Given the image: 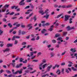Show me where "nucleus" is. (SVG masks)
Here are the masks:
<instances>
[{"instance_id":"1","label":"nucleus","mask_w":77,"mask_h":77,"mask_svg":"<svg viewBox=\"0 0 77 77\" xmlns=\"http://www.w3.org/2000/svg\"><path fill=\"white\" fill-rule=\"evenodd\" d=\"M48 9H47L45 11V12H44V11L42 10H40L39 11H38L39 13H40L42 15H44L45 14H46L45 15H44V18L45 17L46 18V19H48V18L50 16V14H49V12H48Z\"/></svg>"},{"instance_id":"2","label":"nucleus","mask_w":77,"mask_h":77,"mask_svg":"<svg viewBox=\"0 0 77 77\" xmlns=\"http://www.w3.org/2000/svg\"><path fill=\"white\" fill-rule=\"evenodd\" d=\"M12 72L13 74H17L18 73L19 74H21L22 73V71L19 70L17 71L15 73L14 72V70L13 69H12Z\"/></svg>"},{"instance_id":"3","label":"nucleus","mask_w":77,"mask_h":77,"mask_svg":"<svg viewBox=\"0 0 77 77\" xmlns=\"http://www.w3.org/2000/svg\"><path fill=\"white\" fill-rule=\"evenodd\" d=\"M32 26V23L28 24V25H27L28 27H29L28 29V30H32V29L33 26Z\"/></svg>"},{"instance_id":"4","label":"nucleus","mask_w":77,"mask_h":77,"mask_svg":"<svg viewBox=\"0 0 77 77\" xmlns=\"http://www.w3.org/2000/svg\"><path fill=\"white\" fill-rule=\"evenodd\" d=\"M20 62H23L24 63H27V60H25V61H23L24 59H23L22 58H20L19 59Z\"/></svg>"},{"instance_id":"5","label":"nucleus","mask_w":77,"mask_h":77,"mask_svg":"<svg viewBox=\"0 0 77 77\" xmlns=\"http://www.w3.org/2000/svg\"><path fill=\"white\" fill-rule=\"evenodd\" d=\"M70 16L68 15H65V19H64V21H67V20H69V18Z\"/></svg>"},{"instance_id":"6","label":"nucleus","mask_w":77,"mask_h":77,"mask_svg":"<svg viewBox=\"0 0 77 77\" xmlns=\"http://www.w3.org/2000/svg\"><path fill=\"white\" fill-rule=\"evenodd\" d=\"M25 0H22V1L20 2L19 3V5L20 6H23V5H25V3L24 2Z\"/></svg>"},{"instance_id":"7","label":"nucleus","mask_w":77,"mask_h":77,"mask_svg":"<svg viewBox=\"0 0 77 77\" xmlns=\"http://www.w3.org/2000/svg\"><path fill=\"white\" fill-rule=\"evenodd\" d=\"M66 29H67V30L69 31V30H72V29H74V27H72L71 28L70 27H69V26H68Z\"/></svg>"},{"instance_id":"8","label":"nucleus","mask_w":77,"mask_h":77,"mask_svg":"<svg viewBox=\"0 0 77 77\" xmlns=\"http://www.w3.org/2000/svg\"><path fill=\"white\" fill-rule=\"evenodd\" d=\"M22 65H23V64L21 63L19 65L17 64L15 67L16 68H21V66H22Z\"/></svg>"},{"instance_id":"9","label":"nucleus","mask_w":77,"mask_h":77,"mask_svg":"<svg viewBox=\"0 0 77 77\" xmlns=\"http://www.w3.org/2000/svg\"><path fill=\"white\" fill-rule=\"evenodd\" d=\"M44 64V63H42L39 65V69L40 70H42V65Z\"/></svg>"},{"instance_id":"10","label":"nucleus","mask_w":77,"mask_h":77,"mask_svg":"<svg viewBox=\"0 0 77 77\" xmlns=\"http://www.w3.org/2000/svg\"><path fill=\"white\" fill-rule=\"evenodd\" d=\"M46 32H47V30H46V29H43L41 31V32L42 34L45 33Z\"/></svg>"},{"instance_id":"11","label":"nucleus","mask_w":77,"mask_h":77,"mask_svg":"<svg viewBox=\"0 0 77 77\" xmlns=\"http://www.w3.org/2000/svg\"><path fill=\"white\" fill-rule=\"evenodd\" d=\"M13 45V44L11 43H9L7 44V47H12V46Z\"/></svg>"},{"instance_id":"12","label":"nucleus","mask_w":77,"mask_h":77,"mask_svg":"<svg viewBox=\"0 0 77 77\" xmlns=\"http://www.w3.org/2000/svg\"><path fill=\"white\" fill-rule=\"evenodd\" d=\"M11 9H14V8L15 9H17L18 8V6H14L11 7Z\"/></svg>"},{"instance_id":"13","label":"nucleus","mask_w":77,"mask_h":77,"mask_svg":"<svg viewBox=\"0 0 77 77\" xmlns=\"http://www.w3.org/2000/svg\"><path fill=\"white\" fill-rule=\"evenodd\" d=\"M52 67V65H50V66H48L47 67V69L48 71H50V69H51V67Z\"/></svg>"},{"instance_id":"14","label":"nucleus","mask_w":77,"mask_h":77,"mask_svg":"<svg viewBox=\"0 0 77 77\" xmlns=\"http://www.w3.org/2000/svg\"><path fill=\"white\" fill-rule=\"evenodd\" d=\"M10 50L9 48H7L5 50H3L4 53L6 52V51H8Z\"/></svg>"},{"instance_id":"15","label":"nucleus","mask_w":77,"mask_h":77,"mask_svg":"<svg viewBox=\"0 0 77 77\" xmlns=\"http://www.w3.org/2000/svg\"><path fill=\"white\" fill-rule=\"evenodd\" d=\"M56 73H57L58 75L60 74V69H58L56 72Z\"/></svg>"},{"instance_id":"16","label":"nucleus","mask_w":77,"mask_h":77,"mask_svg":"<svg viewBox=\"0 0 77 77\" xmlns=\"http://www.w3.org/2000/svg\"><path fill=\"white\" fill-rule=\"evenodd\" d=\"M54 26L53 25H52L51 26V27H50L49 29V30H50V31H51L52 30H53V27Z\"/></svg>"},{"instance_id":"17","label":"nucleus","mask_w":77,"mask_h":77,"mask_svg":"<svg viewBox=\"0 0 77 77\" xmlns=\"http://www.w3.org/2000/svg\"><path fill=\"white\" fill-rule=\"evenodd\" d=\"M60 34L57 33L55 35V38H58L59 37H60Z\"/></svg>"},{"instance_id":"18","label":"nucleus","mask_w":77,"mask_h":77,"mask_svg":"<svg viewBox=\"0 0 77 77\" xmlns=\"http://www.w3.org/2000/svg\"><path fill=\"white\" fill-rule=\"evenodd\" d=\"M50 54L51 56V57H54V53L52 52L50 53Z\"/></svg>"},{"instance_id":"19","label":"nucleus","mask_w":77,"mask_h":77,"mask_svg":"<svg viewBox=\"0 0 77 77\" xmlns=\"http://www.w3.org/2000/svg\"><path fill=\"white\" fill-rule=\"evenodd\" d=\"M70 51L72 52L73 53H74V52H76V50H74V49H73V48H71L70 49Z\"/></svg>"},{"instance_id":"20","label":"nucleus","mask_w":77,"mask_h":77,"mask_svg":"<svg viewBox=\"0 0 77 77\" xmlns=\"http://www.w3.org/2000/svg\"><path fill=\"white\" fill-rule=\"evenodd\" d=\"M50 75H52V76H54V77H57V75H55L53 74V73H52V72L50 73Z\"/></svg>"},{"instance_id":"21","label":"nucleus","mask_w":77,"mask_h":77,"mask_svg":"<svg viewBox=\"0 0 77 77\" xmlns=\"http://www.w3.org/2000/svg\"><path fill=\"white\" fill-rule=\"evenodd\" d=\"M71 69L74 71H77V69L75 68H74L73 67H71Z\"/></svg>"},{"instance_id":"22","label":"nucleus","mask_w":77,"mask_h":77,"mask_svg":"<svg viewBox=\"0 0 77 77\" xmlns=\"http://www.w3.org/2000/svg\"><path fill=\"white\" fill-rule=\"evenodd\" d=\"M47 65V63H45L44 64L42 67V68H43V69H45V66H46V65Z\"/></svg>"},{"instance_id":"23","label":"nucleus","mask_w":77,"mask_h":77,"mask_svg":"<svg viewBox=\"0 0 77 77\" xmlns=\"http://www.w3.org/2000/svg\"><path fill=\"white\" fill-rule=\"evenodd\" d=\"M33 19L34 20V22H35V21H36V20H37V18H36V16L35 15L34 16V17H33Z\"/></svg>"},{"instance_id":"24","label":"nucleus","mask_w":77,"mask_h":77,"mask_svg":"<svg viewBox=\"0 0 77 77\" xmlns=\"http://www.w3.org/2000/svg\"><path fill=\"white\" fill-rule=\"evenodd\" d=\"M72 19L71 18H70L69 19V23H70V24H71V23H72Z\"/></svg>"},{"instance_id":"25","label":"nucleus","mask_w":77,"mask_h":77,"mask_svg":"<svg viewBox=\"0 0 77 77\" xmlns=\"http://www.w3.org/2000/svg\"><path fill=\"white\" fill-rule=\"evenodd\" d=\"M6 72L8 74H9L11 73V72L10 71L8 70H6Z\"/></svg>"},{"instance_id":"26","label":"nucleus","mask_w":77,"mask_h":77,"mask_svg":"<svg viewBox=\"0 0 77 77\" xmlns=\"http://www.w3.org/2000/svg\"><path fill=\"white\" fill-rule=\"evenodd\" d=\"M63 15V14H60L59 15H58L57 17V18H59V17H61V16H62V15Z\"/></svg>"},{"instance_id":"27","label":"nucleus","mask_w":77,"mask_h":77,"mask_svg":"<svg viewBox=\"0 0 77 77\" xmlns=\"http://www.w3.org/2000/svg\"><path fill=\"white\" fill-rule=\"evenodd\" d=\"M52 42L54 43L55 44V43H56V41L54 39H53L52 40Z\"/></svg>"},{"instance_id":"28","label":"nucleus","mask_w":77,"mask_h":77,"mask_svg":"<svg viewBox=\"0 0 77 77\" xmlns=\"http://www.w3.org/2000/svg\"><path fill=\"white\" fill-rule=\"evenodd\" d=\"M64 69H61V72H62V74H64Z\"/></svg>"},{"instance_id":"29","label":"nucleus","mask_w":77,"mask_h":77,"mask_svg":"<svg viewBox=\"0 0 77 77\" xmlns=\"http://www.w3.org/2000/svg\"><path fill=\"white\" fill-rule=\"evenodd\" d=\"M62 39V38L61 37H60L57 38V41H60Z\"/></svg>"},{"instance_id":"30","label":"nucleus","mask_w":77,"mask_h":77,"mask_svg":"<svg viewBox=\"0 0 77 77\" xmlns=\"http://www.w3.org/2000/svg\"><path fill=\"white\" fill-rule=\"evenodd\" d=\"M33 13H31L30 14H29V15L28 16V17H32V15H33Z\"/></svg>"},{"instance_id":"31","label":"nucleus","mask_w":77,"mask_h":77,"mask_svg":"<svg viewBox=\"0 0 77 77\" xmlns=\"http://www.w3.org/2000/svg\"><path fill=\"white\" fill-rule=\"evenodd\" d=\"M66 72L67 73V74H68L69 73V71H68V69H66Z\"/></svg>"},{"instance_id":"32","label":"nucleus","mask_w":77,"mask_h":77,"mask_svg":"<svg viewBox=\"0 0 77 77\" xmlns=\"http://www.w3.org/2000/svg\"><path fill=\"white\" fill-rule=\"evenodd\" d=\"M11 40L12 41H14V40H15V36H14L12 38Z\"/></svg>"},{"instance_id":"33","label":"nucleus","mask_w":77,"mask_h":77,"mask_svg":"<svg viewBox=\"0 0 77 77\" xmlns=\"http://www.w3.org/2000/svg\"><path fill=\"white\" fill-rule=\"evenodd\" d=\"M8 26H9L10 27H12V25H11V24L10 23H9L8 24Z\"/></svg>"},{"instance_id":"34","label":"nucleus","mask_w":77,"mask_h":77,"mask_svg":"<svg viewBox=\"0 0 77 77\" xmlns=\"http://www.w3.org/2000/svg\"><path fill=\"white\" fill-rule=\"evenodd\" d=\"M25 72H26V73H29V72H30V70H26V71H25Z\"/></svg>"},{"instance_id":"35","label":"nucleus","mask_w":77,"mask_h":77,"mask_svg":"<svg viewBox=\"0 0 77 77\" xmlns=\"http://www.w3.org/2000/svg\"><path fill=\"white\" fill-rule=\"evenodd\" d=\"M9 5L6 4L4 8H5L6 7L7 8H8V7H9Z\"/></svg>"},{"instance_id":"36","label":"nucleus","mask_w":77,"mask_h":77,"mask_svg":"<svg viewBox=\"0 0 77 77\" xmlns=\"http://www.w3.org/2000/svg\"><path fill=\"white\" fill-rule=\"evenodd\" d=\"M11 65L13 66V67H14L15 66V63H11Z\"/></svg>"},{"instance_id":"37","label":"nucleus","mask_w":77,"mask_h":77,"mask_svg":"<svg viewBox=\"0 0 77 77\" xmlns=\"http://www.w3.org/2000/svg\"><path fill=\"white\" fill-rule=\"evenodd\" d=\"M21 31L20 30L18 31V35H21Z\"/></svg>"},{"instance_id":"38","label":"nucleus","mask_w":77,"mask_h":77,"mask_svg":"<svg viewBox=\"0 0 77 77\" xmlns=\"http://www.w3.org/2000/svg\"><path fill=\"white\" fill-rule=\"evenodd\" d=\"M63 35H66V33H67V32H63Z\"/></svg>"},{"instance_id":"39","label":"nucleus","mask_w":77,"mask_h":77,"mask_svg":"<svg viewBox=\"0 0 77 77\" xmlns=\"http://www.w3.org/2000/svg\"><path fill=\"white\" fill-rule=\"evenodd\" d=\"M17 43H18V41L15 40L14 44H15V45H16V44H17Z\"/></svg>"},{"instance_id":"40","label":"nucleus","mask_w":77,"mask_h":77,"mask_svg":"<svg viewBox=\"0 0 77 77\" xmlns=\"http://www.w3.org/2000/svg\"><path fill=\"white\" fill-rule=\"evenodd\" d=\"M42 53L41 52H39L37 54V56L38 57V56H40L41 54Z\"/></svg>"},{"instance_id":"41","label":"nucleus","mask_w":77,"mask_h":77,"mask_svg":"<svg viewBox=\"0 0 77 77\" xmlns=\"http://www.w3.org/2000/svg\"><path fill=\"white\" fill-rule=\"evenodd\" d=\"M22 35H24V34H26V32L25 31H23L22 32Z\"/></svg>"},{"instance_id":"42","label":"nucleus","mask_w":77,"mask_h":77,"mask_svg":"<svg viewBox=\"0 0 77 77\" xmlns=\"http://www.w3.org/2000/svg\"><path fill=\"white\" fill-rule=\"evenodd\" d=\"M62 8H66V6L65 5H63L61 6Z\"/></svg>"},{"instance_id":"43","label":"nucleus","mask_w":77,"mask_h":77,"mask_svg":"<svg viewBox=\"0 0 77 77\" xmlns=\"http://www.w3.org/2000/svg\"><path fill=\"white\" fill-rule=\"evenodd\" d=\"M66 52V51H65L64 52H63L62 53V54H61V55L62 56H63V55H64V54H65V53Z\"/></svg>"},{"instance_id":"44","label":"nucleus","mask_w":77,"mask_h":77,"mask_svg":"<svg viewBox=\"0 0 77 77\" xmlns=\"http://www.w3.org/2000/svg\"><path fill=\"white\" fill-rule=\"evenodd\" d=\"M2 20H3V21H4V22H6V21H7L6 20V19L5 18H3L2 19Z\"/></svg>"},{"instance_id":"45","label":"nucleus","mask_w":77,"mask_h":77,"mask_svg":"<svg viewBox=\"0 0 77 77\" xmlns=\"http://www.w3.org/2000/svg\"><path fill=\"white\" fill-rule=\"evenodd\" d=\"M42 63H43V64L44 63H46V60H45L44 59L43 60H42Z\"/></svg>"},{"instance_id":"46","label":"nucleus","mask_w":77,"mask_h":77,"mask_svg":"<svg viewBox=\"0 0 77 77\" xmlns=\"http://www.w3.org/2000/svg\"><path fill=\"white\" fill-rule=\"evenodd\" d=\"M71 7H72V5H71L66 6V8H71Z\"/></svg>"},{"instance_id":"47","label":"nucleus","mask_w":77,"mask_h":77,"mask_svg":"<svg viewBox=\"0 0 77 77\" xmlns=\"http://www.w3.org/2000/svg\"><path fill=\"white\" fill-rule=\"evenodd\" d=\"M4 45V44L3 43L0 44V46L1 47H3V46Z\"/></svg>"},{"instance_id":"48","label":"nucleus","mask_w":77,"mask_h":77,"mask_svg":"<svg viewBox=\"0 0 77 77\" xmlns=\"http://www.w3.org/2000/svg\"><path fill=\"white\" fill-rule=\"evenodd\" d=\"M3 33V31H2L1 29H0V33L2 34Z\"/></svg>"},{"instance_id":"49","label":"nucleus","mask_w":77,"mask_h":77,"mask_svg":"<svg viewBox=\"0 0 77 77\" xmlns=\"http://www.w3.org/2000/svg\"><path fill=\"white\" fill-rule=\"evenodd\" d=\"M59 44H57L56 46V47H57V48H59Z\"/></svg>"},{"instance_id":"50","label":"nucleus","mask_w":77,"mask_h":77,"mask_svg":"<svg viewBox=\"0 0 77 77\" xmlns=\"http://www.w3.org/2000/svg\"><path fill=\"white\" fill-rule=\"evenodd\" d=\"M33 55V52H30V55L31 56H32Z\"/></svg>"},{"instance_id":"51","label":"nucleus","mask_w":77,"mask_h":77,"mask_svg":"<svg viewBox=\"0 0 77 77\" xmlns=\"http://www.w3.org/2000/svg\"><path fill=\"white\" fill-rule=\"evenodd\" d=\"M32 0H27L26 1V2H27V3H29V2H31V1H32Z\"/></svg>"},{"instance_id":"52","label":"nucleus","mask_w":77,"mask_h":77,"mask_svg":"<svg viewBox=\"0 0 77 77\" xmlns=\"http://www.w3.org/2000/svg\"><path fill=\"white\" fill-rule=\"evenodd\" d=\"M15 13L14 12H12L10 14V15H14Z\"/></svg>"},{"instance_id":"53","label":"nucleus","mask_w":77,"mask_h":77,"mask_svg":"<svg viewBox=\"0 0 77 77\" xmlns=\"http://www.w3.org/2000/svg\"><path fill=\"white\" fill-rule=\"evenodd\" d=\"M12 76H13L12 75L10 74V75H8L7 77H12Z\"/></svg>"},{"instance_id":"54","label":"nucleus","mask_w":77,"mask_h":77,"mask_svg":"<svg viewBox=\"0 0 77 77\" xmlns=\"http://www.w3.org/2000/svg\"><path fill=\"white\" fill-rule=\"evenodd\" d=\"M32 62H38V60H32Z\"/></svg>"},{"instance_id":"55","label":"nucleus","mask_w":77,"mask_h":77,"mask_svg":"<svg viewBox=\"0 0 77 77\" xmlns=\"http://www.w3.org/2000/svg\"><path fill=\"white\" fill-rule=\"evenodd\" d=\"M45 25L46 26H49L50 25V23H45Z\"/></svg>"},{"instance_id":"56","label":"nucleus","mask_w":77,"mask_h":77,"mask_svg":"<svg viewBox=\"0 0 77 77\" xmlns=\"http://www.w3.org/2000/svg\"><path fill=\"white\" fill-rule=\"evenodd\" d=\"M13 30H14V29H11V30H10L9 31V33H11V32H12V31H13Z\"/></svg>"},{"instance_id":"57","label":"nucleus","mask_w":77,"mask_h":77,"mask_svg":"<svg viewBox=\"0 0 77 77\" xmlns=\"http://www.w3.org/2000/svg\"><path fill=\"white\" fill-rule=\"evenodd\" d=\"M26 42H23L22 43V45H26Z\"/></svg>"},{"instance_id":"58","label":"nucleus","mask_w":77,"mask_h":77,"mask_svg":"<svg viewBox=\"0 0 77 77\" xmlns=\"http://www.w3.org/2000/svg\"><path fill=\"white\" fill-rule=\"evenodd\" d=\"M65 65V63H61V66H63V65Z\"/></svg>"},{"instance_id":"59","label":"nucleus","mask_w":77,"mask_h":77,"mask_svg":"<svg viewBox=\"0 0 77 77\" xmlns=\"http://www.w3.org/2000/svg\"><path fill=\"white\" fill-rule=\"evenodd\" d=\"M55 66V67H57V68H59V67L60 65L56 64Z\"/></svg>"},{"instance_id":"60","label":"nucleus","mask_w":77,"mask_h":77,"mask_svg":"<svg viewBox=\"0 0 77 77\" xmlns=\"http://www.w3.org/2000/svg\"><path fill=\"white\" fill-rule=\"evenodd\" d=\"M25 25H21V27H22V28H25Z\"/></svg>"},{"instance_id":"61","label":"nucleus","mask_w":77,"mask_h":77,"mask_svg":"<svg viewBox=\"0 0 77 77\" xmlns=\"http://www.w3.org/2000/svg\"><path fill=\"white\" fill-rule=\"evenodd\" d=\"M30 8V6H27L26 7L25 9H28V8Z\"/></svg>"},{"instance_id":"62","label":"nucleus","mask_w":77,"mask_h":77,"mask_svg":"<svg viewBox=\"0 0 77 77\" xmlns=\"http://www.w3.org/2000/svg\"><path fill=\"white\" fill-rule=\"evenodd\" d=\"M36 71V70H34L32 72H30V74H33V73H34V72H35Z\"/></svg>"},{"instance_id":"63","label":"nucleus","mask_w":77,"mask_h":77,"mask_svg":"<svg viewBox=\"0 0 77 77\" xmlns=\"http://www.w3.org/2000/svg\"><path fill=\"white\" fill-rule=\"evenodd\" d=\"M16 32H17V31H15L13 32V33L14 35L15 34H16Z\"/></svg>"},{"instance_id":"64","label":"nucleus","mask_w":77,"mask_h":77,"mask_svg":"<svg viewBox=\"0 0 77 77\" xmlns=\"http://www.w3.org/2000/svg\"><path fill=\"white\" fill-rule=\"evenodd\" d=\"M30 14V12L27 11L25 13V14Z\"/></svg>"}]
</instances>
